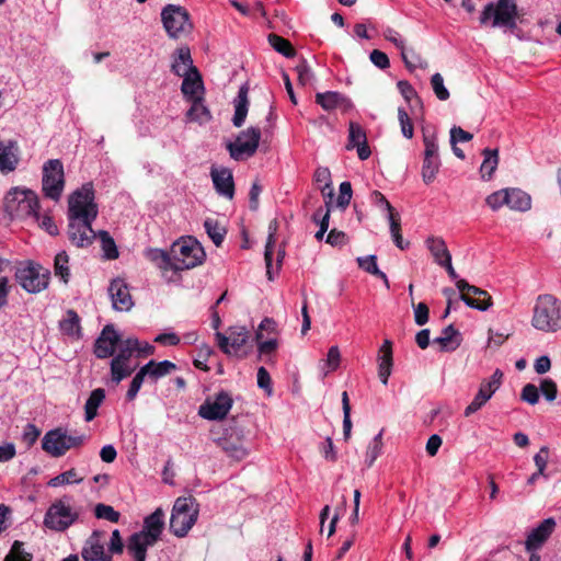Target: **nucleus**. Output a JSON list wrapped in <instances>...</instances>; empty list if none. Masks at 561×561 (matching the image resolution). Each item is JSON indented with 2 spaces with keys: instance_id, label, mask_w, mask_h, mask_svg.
Returning <instances> with one entry per match:
<instances>
[{
  "instance_id": "1",
  "label": "nucleus",
  "mask_w": 561,
  "mask_h": 561,
  "mask_svg": "<svg viewBox=\"0 0 561 561\" xmlns=\"http://www.w3.org/2000/svg\"><path fill=\"white\" fill-rule=\"evenodd\" d=\"M94 187L91 182L76 190L68 199V238L78 248H87L96 238L92 222L98 217L94 202Z\"/></svg>"
},
{
  "instance_id": "2",
  "label": "nucleus",
  "mask_w": 561,
  "mask_h": 561,
  "mask_svg": "<svg viewBox=\"0 0 561 561\" xmlns=\"http://www.w3.org/2000/svg\"><path fill=\"white\" fill-rule=\"evenodd\" d=\"M4 211L12 219L39 220V201L37 194L27 188H11L3 202Z\"/></svg>"
},
{
  "instance_id": "3",
  "label": "nucleus",
  "mask_w": 561,
  "mask_h": 561,
  "mask_svg": "<svg viewBox=\"0 0 561 561\" xmlns=\"http://www.w3.org/2000/svg\"><path fill=\"white\" fill-rule=\"evenodd\" d=\"M518 7L516 0H497L484 5L479 22L482 26L514 30L517 27Z\"/></svg>"
},
{
  "instance_id": "4",
  "label": "nucleus",
  "mask_w": 561,
  "mask_h": 561,
  "mask_svg": "<svg viewBox=\"0 0 561 561\" xmlns=\"http://www.w3.org/2000/svg\"><path fill=\"white\" fill-rule=\"evenodd\" d=\"M531 324L542 332L561 330V300L552 295H540L533 310Z\"/></svg>"
},
{
  "instance_id": "5",
  "label": "nucleus",
  "mask_w": 561,
  "mask_h": 561,
  "mask_svg": "<svg viewBox=\"0 0 561 561\" xmlns=\"http://www.w3.org/2000/svg\"><path fill=\"white\" fill-rule=\"evenodd\" d=\"M71 500L65 495L50 504L43 520L46 528L62 533L78 522L80 512L71 505Z\"/></svg>"
},
{
  "instance_id": "6",
  "label": "nucleus",
  "mask_w": 561,
  "mask_h": 561,
  "mask_svg": "<svg viewBox=\"0 0 561 561\" xmlns=\"http://www.w3.org/2000/svg\"><path fill=\"white\" fill-rule=\"evenodd\" d=\"M198 513V503L194 497L176 499L171 513L170 531L179 538L185 537L197 522Z\"/></svg>"
},
{
  "instance_id": "7",
  "label": "nucleus",
  "mask_w": 561,
  "mask_h": 561,
  "mask_svg": "<svg viewBox=\"0 0 561 561\" xmlns=\"http://www.w3.org/2000/svg\"><path fill=\"white\" fill-rule=\"evenodd\" d=\"M174 271L194 268L205 261L206 254L201 243L193 237H182L171 247Z\"/></svg>"
},
{
  "instance_id": "8",
  "label": "nucleus",
  "mask_w": 561,
  "mask_h": 561,
  "mask_svg": "<svg viewBox=\"0 0 561 561\" xmlns=\"http://www.w3.org/2000/svg\"><path fill=\"white\" fill-rule=\"evenodd\" d=\"M88 439L85 434L68 435L67 431L57 427L45 433L42 448L51 457H62L69 449L81 447Z\"/></svg>"
},
{
  "instance_id": "9",
  "label": "nucleus",
  "mask_w": 561,
  "mask_h": 561,
  "mask_svg": "<svg viewBox=\"0 0 561 561\" xmlns=\"http://www.w3.org/2000/svg\"><path fill=\"white\" fill-rule=\"evenodd\" d=\"M15 277L23 289L31 294H37L48 287L50 271L38 263L27 262L18 268Z\"/></svg>"
},
{
  "instance_id": "10",
  "label": "nucleus",
  "mask_w": 561,
  "mask_h": 561,
  "mask_svg": "<svg viewBox=\"0 0 561 561\" xmlns=\"http://www.w3.org/2000/svg\"><path fill=\"white\" fill-rule=\"evenodd\" d=\"M215 337L218 347L226 355L238 358H245L249 355L244 347L250 339V332L245 327H230L228 335L217 331Z\"/></svg>"
},
{
  "instance_id": "11",
  "label": "nucleus",
  "mask_w": 561,
  "mask_h": 561,
  "mask_svg": "<svg viewBox=\"0 0 561 561\" xmlns=\"http://www.w3.org/2000/svg\"><path fill=\"white\" fill-rule=\"evenodd\" d=\"M65 187L64 164L59 159L47 160L43 165L42 191L45 197L59 201Z\"/></svg>"
},
{
  "instance_id": "12",
  "label": "nucleus",
  "mask_w": 561,
  "mask_h": 561,
  "mask_svg": "<svg viewBox=\"0 0 561 561\" xmlns=\"http://www.w3.org/2000/svg\"><path fill=\"white\" fill-rule=\"evenodd\" d=\"M161 19L168 35L172 38H179L193 28L188 12L181 5L168 4L161 12Z\"/></svg>"
},
{
  "instance_id": "13",
  "label": "nucleus",
  "mask_w": 561,
  "mask_h": 561,
  "mask_svg": "<svg viewBox=\"0 0 561 561\" xmlns=\"http://www.w3.org/2000/svg\"><path fill=\"white\" fill-rule=\"evenodd\" d=\"M261 140V130L259 127H249L242 130L236 141L229 142L227 149L230 157L236 161L245 160L255 154Z\"/></svg>"
},
{
  "instance_id": "14",
  "label": "nucleus",
  "mask_w": 561,
  "mask_h": 561,
  "mask_svg": "<svg viewBox=\"0 0 561 561\" xmlns=\"http://www.w3.org/2000/svg\"><path fill=\"white\" fill-rule=\"evenodd\" d=\"M233 404V399L228 391L221 390L213 398H207L203 404L199 405L198 415L208 421L224 420Z\"/></svg>"
},
{
  "instance_id": "15",
  "label": "nucleus",
  "mask_w": 561,
  "mask_h": 561,
  "mask_svg": "<svg viewBox=\"0 0 561 561\" xmlns=\"http://www.w3.org/2000/svg\"><path fill=\"white\" fill-rule=\"evenodd\" d=\"M107 533L95 529L84 540L81 557L84 561H112L111 551L106 548Z\"/></svg>"
},
{
  "instance_id": "16",
  "label": "nucleus",
  "mask_w": 561,
  "mask_h": 561,
  "mask_svg": "<svg viewBox=\"0 0 561 561\" xmlns=\"http://www.w3.org/2000/svg\"><path fill=\"white\" fill-rule=\"evenodd\" d=\"M210 178L214 188L219 196L227 199L234 197V180L232 171L226 167H211Z\"/></svg>"
},
{
  "instance_id": "17",
  "label": "nucleus",
  "mask_w": 561,
  "mask_h": 561,
  "mask_svg": "<svg viewBox=\"0 0 561 561\" xmlns=\"http://www.w3.org/2000/svg\"><path fill=\"white\" fill-rule=\"evenodd\" d=\"M216 444L228 457L238 461L244 459L249 454L243 444L241 433L236 431L227 433L224 437H219L216 439Z\"/></svg>"
},
{
  "instance_id": "18",
  "label": "nucleus",
  "mask_w": 561,
  "mask_h": 561,
  "mask_svg": "<svg viewBox=\"0 0 561 561\" xmlns=\"http://www.w3.org/2000/svg\"><path fill=\"white\" fill-rule=\"evenodd\" d=\"M557 526L554 518L549 517L543 519L537 527H535L527 536L525 541L526 551L539 550L549 537L552 535Z\"/></svg>"
},
{
  "instance_id": "19",
  "label": "nucleus",
  "mask_w": 561,
  "mask_h": 561,
  "mask_svg": "<svg viewBox=\"0 0 561 561\" xmlns=\"http://www.w3.org/2000/svg\"><path fill=\"white\" fill-rule=\"evenodd\" d=\"M118 342L119 335L114 327L112 324L105 325L99 337L95 340V356L101 359L113 356Z\"/></svg>"
},
{
  "instance_id": "20",
  "label": "nucleus",
  "mask_w": 561,
  "mask_h": 561,
  "mask_svg": "<svg viewBox=\"0 0 561 561\" xmlns=\"http://www.w3.org/2000/svg\"><path fill=\"white\" fill-rule=\"evenodd\" d=\"M108 294L112 300V306L117 311H129L134 301L128 288V285L122 278H115L111 282Z\"/></svg>"
},
{
  "instance_id": "21",
  "label": "nucleus",
  "mask_w": 561,
  "mask_h": 561,
  "mask_svg": "<svg viewBox=\"0 0 561 561\" xmlns=\"http://www.w3.org/2000/svg\"><path fill=\"white\" fill-rule=\"evenodd\" d=\"M346 148L348 150L356 148L360 160H367L371 153L364 128L355 122H350Z\"/></svg>"
},
{
  "instance_id": "22",
  "label": "nucleus",
  "mask_w": 561,
  "mask_h": 561,
  "mask_svg": "<svg viewBox=\"0 0 561 561\" xmlns=\"http://www.w3.org/2000/svg\"><path fill=\"white\" fill-rule=\"evenodd\" d=\"M316 102L324 111H333V110L340 108L343 112H347L353 107V103L351 102V100L348 98H346L342 93L335 92V91H327V92L317 93Z\"/></svg>"
},
{
  "instance_id": "23",
  "label": "nucleus",
  "mask_w": 561,
  "mask_h": 561,
  "mask_svg": "<svg viewBox=\"0 0 561 561\" xmlns=\"http://www.w3.org/2000/svg\"><path fill=\"white\" fill-rule=\"evenodd\" d=\"M378 364V377L380 381L386 386L388 385V379L392 373L393 366V353H392V343L389 340H385L382 345L379 348L377 356Z\"/></svg>"
},
{
  "instance_id": "24",
  "label": "nucleus",
  "mask_w": 561,
  "mask_h": 561,
  "mask_svg": "<svg viewBox=\"0 0 561 561\" xmlns=\"http://www.w3.org/2000/svg\"><path fill=\"white\" fill-rule=\"evenodd\" d=\"M157 542L147 536L145 533H135L127 540V551L135 561H146L147 549L154 546Z\"/></svg>"
},
{
  "instance_id": "25",
  "label": "nucleus",
  "mask_w": 561,
  "mask_h": 561,
  "mask_svg": "<svg viewBox=\"0 0 561 561\" xmlns=\"http://www.w3.org/2000/svg\"><path fill=\"white\" fill-rule=\"evenodd\" d=\"M182 77L183 82L181 85V91L184 98L188 101L202 96L204 93V84L197 68H192L191 72Z\"/></svg>"
},
{
  "instance_id": "26",
  "label": "nucleus",
  "mask_w": 561,
  "mask_h": 561,
  "mask_svg": "<svg viewBox=\"0 0 561 561\" xmlns=\"http://www.w3.org/2000/svg\"><path fill=\"white\" fill-rule=\"evenodd\" d=\"M460 299L470 308L485 311L492 306L491 296L483 289L470 285L468 293L461 294Z\"/></svg>"
},
{
  "instance_id": "27",
  "label": "nucleus",
  "mask_w": 561,
  "mask_h": 561,
  "mask_svg": "<svg viewBox=\"0 0 561 561\" xmlns=\"http://www.w3.org/2000/svg\"><path fill=\"white\" fill-rule=\"evenodd\" d=\"M164 528V512L158 507L153 513L145 517L142 529L139 533H145V536L154 540L160 539Z\"/></svg>"
},
{
  "instance_id": "28",
  "label": "nucleus",
  "mask_w": 561,
  "mask_h": 561,
  "mask_svg": "<svg viewBox=\"0 0 561 561\" xmlns=\"http://www.w3.org/2000/svg\"><path fill=\"white\" fill-rule=\"evenodd\" d=\"M19 163L18 146L15 141L4 144L0 141V171L9 173L16 169Z\"/></svg>"
},
{
  "instance_id": "29",
  "label": "nucleus",
  "mask_w": 561,
  "mask_h": 561,
  "mask_svg": "<svg viewBox=\"0 0 561 561\" xmlns=\"http://www.w3.org/2000/svg\"><path fill=\"white\" fill-rule=\"evenodd\" d=\"M192 68L196 67L193 65L190 48L187 46H183L176 49L173 55L171 71L180 77L191 72Z\"/></svg>"
},
{
  "instance_id": "30",
  "label": "nucleus",
  "mask_w": 561,
  "mask_h": 561,
  "mask_svg": "<svg viewBox=\"0 0 561 561\" xmlns=\"http://www.w3.org/2000/svg\"><path fill=\"white\" fill-rule=\"evenodd\" d=\"M121 358L122 356H114L111 360V380L115 385L129 377L137 368V364Z\"/></svg>"
},
{
  "instance_id": "31",
  "label": "nucleus",
  "mask_w": 561,
  "mask_h": 561,
  "mask_svg": "<svg viewBox=\"0 0 561 561\" xmlns=\"http://www.w3.org/2000/svg\"><path fill=\"white\" fill-rule=\"evenodd\" d=\"M440 346V351H455L461 343L460 333L453 324L446 327L442 334L433 340Z\"/></svg>"
},
{
  "instance_id": "32",
  "label": "nucleus",
  "mask_w": 561,
  "mask_h": 561,
  "mask_svg": "<svg viewBox=\"0 0 561 561\" xmlns=\"http://www.w3.org/2000/svg\"><path fill=\"white\" fill-rule=\"evenodd\" d=\"M146 375L152 379L158 380L176 369V365L168 359L162 362L150 360L142 366Z\"/></svg>"
},
{
  "instance_id": "33",
  "label": "nucleus",
  "mask_w": 561,
  "mask_h": 561,
  "mask_svg": "<svg viewBox=\"0 0 561 561\" xmlns=\"http://www.w3.org/2000/svg\"><path fill=\"white\" fill-rule=\"evenodd\" d=\"M146 257L162 272L174 271L173 255L161 249H148Z\"/></svg>"
},
{
  "instance_id": "34",
  "label": "nucleus",
  "mask_w": 561,
  "mask_h": 561,
  "mask_svg": "<svg viewBox=\"0 0 561 561\" xmlns=\"http://www.w3.org/2000/svg\"><path fill=\"white\" fill-rule=\"evenodd\" d=\"M248 89L245 87H241L238 92V96L234 100V114L232 117L233 126L241 127L244 124L248 115Z\"/></svg>"
},
{
  "instance_id": "35",
  "label": "nucleus",
  "mask_w": 561,
  "mask_h": 561,
  "mask_svg": "<svg viewBox=\"0 0 561 561\" xmlns=\"http://www.w3.org/2000/svg\"><path fill=\"white\" fill-rule=\"evenodd\" d=\"M507 206L513 210L527 211L531 207V198L519 188H507Z\"/></svg>"
},
{
  "instance_id": "36",
  "label": "nucleus",
  "mask_w": 561,
  "mask_h": 561,
  "mask_svg": "<svg viewBox=\"0 0 561 561\" xmlns=\"http://www.w3.org/2000/svg\"><path fill=\"white\" fill-rule=\"evenodd\" d=\"M59 329L69 337L78 340L82 336L80 318L78 313L72 309H69L66 313V318L59 322Z\"/></svg>"
},
{
  "instance_id": "37",
  "label": "nucleus",
  "mask_w": 561,
  "mask_h": 561,
  "mask_svg": "<svg viewBox=\"0 0 561 561\" xmlns=\"http://www.w3.org/2000/svg\"><path fill=\"white\" fill-rule=\"evenodd\" d=\"M426 247L438 265L444 264V260H451V254L447 249L446 242L442 238L428 237L426 239Z\"/></svg>"
},
{
  "instance_id": "38",
  "label": "nucleus",
  "mask_w": 561,
  "mask_h": 561,
  "mask_svg": "<svg viewBox=\"0 0 561 561\" xmlns=\"http://www.w3.org/2000/svg\"><path fill=\"white\" fill-rule=\"evenodd\" d=\"M105 399V391L102 388L94 389L84 404V420L91 422L98 415V410Z\"/></svg>"
},
{
  "instance_id": "39",
  "label": "nucleus",
  "mask_w": 561,
  "mask_h": 561,
  "mask_svg": "<svg viewBox=\"0 0 561 561\" xmlns=\"http://www.w3.org/2000/svg\"><path fill=\"white\" fill-rule=\"evenodd\" d=\"M188 101L192 103L190 110L186 113V116L190 121L203 124L211 119L210 111L203 103L202 96Z\"/></svg>"
},
{
  "instance_id": "40",
  "label": "nucleus",
  "mask_w": 561,
  "mask_h": 561,
  "mask_svg": "<svg viewBox=\"0 0 561 561\" xmlns=\"http://www.w3.org/2000/svg\"><path fill=\"white\" fill-rule=\"evenodd\" d=\"M483 162L480 167L481 178L483 180H490L499 164V151L497 149L485 148L482 152Z\"/></svg>"
},
{
  "instance_id": "41",
  "label": "nucleus",
  "mask_w": 561,
  "mask_h": 561,
  "mask_svg": "<svg viewBox=\"0 0 561 561\" xmlns=\"http://www.w3.org/2000/svg\"><path fill=\"white\" fill-rule=\"evenodd\" d=\"M278 229L277 220H272L268 225V237L265 244V251H264V260L266 263V274L268 276V279H273L272 276V257L274 253V245L276 242V232Z\"/></svg>"
},
{
  "instance_id": "42",
  "label": "nucleus",
  "mask_w": 561,
  "mask_h": 561,
  "mask_svg": "<svg viewBox=\"0 0 561 561\" xmlns=\"http://www.w3.org/2000/svg\"><path fill=\"white\" fill-rule=\"evenodd\" d=\"M356 261L362 270L382 279L387 288L390 287L387 275L378 268L376 255L359 256Z\"/></svg>"
},
{
  "instance_id": "43",
  "label": "nucleus",
  "mask_w": 561,
  "mask_h": 561,
  "mask_svg": "<svg viewBox=\"0 0 561 561\" xmlns=\"http://www.w3.org/2000/svg\"><path fill=\"white\" fill-rule=\"evenodd\" d=\"M54 273L64 284H68L70 279L69 255L66 251H60L54 259Z\"/></svg>"
},
{
  "instance_id": "44",
  "label": "nucleus",
  "mask_w": 561,
  "mask_h": 561,
  "mask_svg": "<svg viewBox=\"0 0 561 561\" xmlns=\"http://www.w3.org/2000/svg\"><path fill=\"white\" fill-rule=\"evenodd\" d=\"M503 380V373L500 369H495L492 376L489 379H483L480 383L478 393H482L488 396L489 399L495 393V391L501 387Z\"/></svg>"
},
{
  "instance_id": "45",
  "label": "nucleus",
  "mask_w": 561,
  "mask_h": 561,
  "mask_svg": "<svg viewBox=\"0 0 561 561\" xmlns=\"http://www.w3.org/2000/svg\"><path fill=\"white\" fill-rule=\"evenodd\" d=\"M205 230L216 247H219L225 239L227 230L217 219L207 218L204 221Z\"/></svg>"
},
{
  "instance_id": "46",
  "label": "nucleus",
  "mask_w": 561,
  "mask_h": 561,
  "mask_svg": "<svg viewBox=\"0 0 561 561\" xmlns=\"http://www.w3.org/2000/svg\"><path fill=\"white\" fill-rule=\"evenodd\" d=\"M96 237L100 239L104 257L107 260L117 259L119 253H118L116 243H115L114 239L111 237V234L105 230H100L96 233Z\"/></svg>"
},
{
  "instance_id": "47",
  "label": "nucleus",
  "mask_w": 561,
  "mask_h": 561,
  "mask_svg": "<svg viewBox=\"0 0 561 561\" xmlns=\"http://www.w3.org/2000/svg\"><path fill=\"white\" fill-rule=\"evenodd\" d=\"M440 168L439 158L424 157L422 164V179L426 184L432 183Z\"/></svg>"
},
{
  "instance_id": "48",
  "label": "nucleus",
  "mask_w": 561,
  "mask_h": 561,
  "mask_svg": "<svg viewBox=\"0 0 561 561\" xmlns=\"http://www.w3.org/2000/svg\"><path fill=\"white\" fill-rule=\"evenodd\" d=\"M259 356H271L278 348V340L276 336L265 337L263 334H255Z\"/></svg>"
},
{
  "instance_id": "49",
  "label": "nucleus",
  "mask_w": 561,
  "mask_h": 561,
  "mask_svg": "<svg viewBox=\"0 0 561 561\" xmlns=\"http://www.w3.org/2000/svg\"><path fill=\"white\" fill-rule=\"evenodd\" d=\"M268 43L277 53L284 55L287 58H291L296 55V51L290 42L279 35L270 34Z\"/></svg>"
},
{
  "instance_id": "50",
  "label": "nucleus",
  "mask_w": 561,
  "mask_h": 561,
  "mask_svg": "<svg viewBox=\"0 0 561 561\" xmlns=\"http://www.w3.org/2000/svg\"><path fill=\"white\" fill-rule=\"evenodd\" d=\"M83 481L82 477L78 476V472L75 468H71L54 478H51L48 481V485L53 488L61 486L65 484H73V483H81Z\"/></svg>"
},
{
  "instance_id": "51",
  "label": "nucleus",
  "mask_w": 561,
  "mask_h": 561,
  "mask_svg": "<svg viewBox=\"0 0 561 561\" xmlns=\"http://www.w3.org/2000/svg\"><path fill=\"white\" fill-rule=\"evenodd\" d=\"M424 157L439 158L437 136L434 130L423 129Z\"/></svg>"
},
{
  "instance_id": "52",
  "label": "nucleus",
  "mask_w": 561,
  "mask_h": 561,
  "mask_svg": "<svg viewBox=\"0 0 561 561\" xmlns=\"http://www.w3.org/2000/svg\"><path fill=\"white\" fill-rule=\"evenodd\" d=\"M401 57L408 69L412 70L415 68L426 69L428 64L421 57L414 49L403 50Z\"/></svg>"
},
{
  "instance_id": "53",
  "label": "nucleus",
  "mask_w": 561,
  "mask_h": 561,
  "mask_svg": "<svg viewBox=\"0 0 561 561\" xmlns=\"http://www.w3.org/2000/svg\"><path fill=\"white\" fill-rule=\"evenodd\" d=\"M94 515L99 519H105L111 523H118L121 518V513L116 510H114L113 506L99 503L94 507Z\"/></svg>"
},
{
  "instance_id": "54",
  "label": "nucleus",
  "mask_w": 561,
  "mask_h": 561,
  "mask_svg": "<svg viewBox=\"0 0 561 561\" xmlns=\"http://www.w3.org/2000/svg\"><path fill=\"white\" fill-rule=\"evenodd\" d=\"M342 408H343V433L345 439H348L352 431V421H351V405L350 399L346 391L342 393Z\"/></svg>"
},
{
  "instance_id": "55",
  "label": "nucleus",
  "mask_w": 561,
  "mask_h": 561,
  "mask_svg": "<svg viewBox=\"0 0 561 561\" xmlns=\"http://www.w3.org/2000/svg\"><path fill=\"white\" fill-rule=\"evenodd\" d=\"M431 85L438 100L446 101L449 99V91L445 87L444 78L440 73L437 72L432 76Z\"/></svg>"
},
{
  "instance_id": "56",
  "label": "nucleus",
  "mask_w": 561,
  "mask_h": 561,
  "mask_svg": "<svg viewBox=\"0 0 561 561\" xmlns=\"http://www.w3.org/2000/svg\"><path fill=\"white\" fill-rule=\"evenodd\" d=\"M485 203L492 210H497L504 205L507 206V188H503L490 194L485 198Z\"/></svg>"
},
{
  "instance_id": "57",
  "label": "nucleus",
  "mask_w": 561,
  "mask_h": 561,
  "mask_svg": "<svg viewBox=\"0 0 561 561\" xmlns=\"http://www.w3.org/2000/svg\"><path fill=\"white\" fill-rule=\"evenodd\" d=\"M32 556L24 551L21 541H14L10 552L4 558V561H31Z\"/></svg>"
},
{
  "instance_id": "58",
  "label": "nucleus",
  "mask_w": 561,
  "mask_h": 561,
  "mask_svg": "<svg viewBox=\"0 0 561 561\" xmlns=\"http://www.w3.org/2000/svg\"><path fill=\"white\" fill-rule=\"evenodd\" d=\"M398 118L401 127L402 135L411 139L414 135V128L411 118L409 117L407 111L402 107L398 108Z\"/></svg>"
},
{
  "instance_id": "59",
  "label": "nucleus",
  "mask_w": 561,
  "mask_h": 561,
  "mask_svg": "<svg viewBox=\"0 0 561 561\" xmlns=\"http://www.w3.org/2000/svg\"><path fill=\"white\" fill-rule=\"evenodd\" d=\"M146 376L147 375H146L145 370L142 369V367L134 376V378L129 385V388L127 390V393H126V399L128 401H133L137 397Z\"/></svg>"
},
{
  "instance_id": "60",
  "label": "nucleus",
  "mask_w": 561,
  "mask_h": 561,
  "mask_svg": "<svg viewBox=\"0 0 561 561\" xmlns=\"http://www.w3.org/2000/svg\"><path fill=\"white\" fill-rule=\"evenodd\" d=\"M341 362V353L336 345L331 346L329 348L327 359L324 362V366L327 367V370L324 371V375H328L331 371H334L339 368Z\"/></svg>"
},
{
  "instance_id": "61",
  "label": "nucleus",
  "mask_w": 561,
  "mask_h": 561,
  "mask_svg": "<svg viewBox=\"0 0 561 561\" xmlns=\"http://www.w3.org/2000/svg\"><path fill=\"white\" fill-rule=\"evenodd\" d=\"M353 191L350 182L345 181L340 184V194L336 204L340 208L345 209L352 199Z\"/></svg>"
},
{
  "instance_id": "62",
  "label": "nucleus",
  "mask_w": 561,
  "mask_h": 561,
  "mask_svg": "<svg viewBox=\"0 0 561 561\" xmlns=\"http://www.w3.org/2000/svg\"><path fill=\"white\" fill-rule=\"evenodd\" d=\"M295 70L298 76V81L301 85H307L311 82L313 73L305 59H302L296 67Z\"/></svg>"
},
{
  "instance_id": "63",
  "label": "nucleus",
  "mask_w": 561,
  "mask_h": 561,
  "mask_svg": "<svg viewBox=\"0 0 561 561\" xmlns=\"http://www.w3.org/2000/svg\"><path fill=\"white\" fill-rule=\"evenodd\" d=\"M107 549L111 551V556L119 554L124 550V543L118 529H114L111 534L110 540H107Z\"/></svg>"
},
{
  "instance_id": "64",
  "label": "nucleus",
  "mask_w": 561,
  "mask_h": 561,
  "mask_svg": "<svg viewBox=\"0 0 561 561\" xmlns=\"http://www.w3.org/2000/svg\"><path fill=\"white\" fill-rule=\"evenodd\" d=\"M520 399L531 405L538 403L539 391L538 388L533 383H527L523 387Z\"/></svg>"
}]
</instances>
